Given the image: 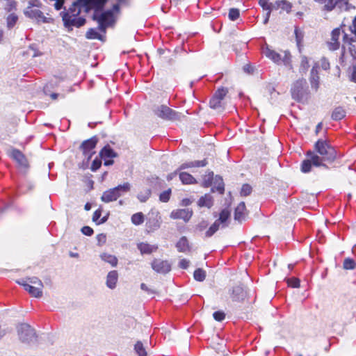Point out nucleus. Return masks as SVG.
Returning a JSON list of instances; mask_svg holds the SVG:
<instances>
[{"label":"nucleus","instance_id":"obj_1","mask_svg":"<svg viewBox=\"0 0 356 356\" xmlns=\"http://www.w3.org/2000/svg\"><path fill=\"white\" fill-rule=\"evenodd\" d=\"M107 0H77L66 11L60 13L65 27L72 29L79 28L86 23V19L80 16L81 9L86 12L94 10L92 19L97 22L98 29L105 33L106 29L113 22V11H118L119 6L113 5V10L102 12Z\"/></svg>","mask_w":356,"mask_h":356},{"label":"nucleus","instance_id":"obj_2","mask_svg":"<svg viewBox=\"0 0 356 356\" xmlns=\"http://www.w3.org/2000/svg\"><path fill=\"white\" fill-rule=\"evenodd\" d=\"M291 93L292 98L297 102L307 101L310 96V92L306 79H301L295 81L291 86Z\"/></svg>","mask_w":356,"mask_h":356},{"label":"nucleus","instance_id":"obj_3","mask_svg":"<svg viewBox=\"0 0 356 356\" xmlns=\"http://www.w3.org/2000/svg\"><path fill=\"white\" fill-rule=\"evenodd\" d=\"M315 149L321 155V163L323 161H333L337 156L335 149L330 145L327 141L318 140L315 143Z\"/></svg>","mask_w":356,"mask_h":356},{"label":"nucleus","instance_id":"obj_4","mask_svg":"<svg viewBox=\"0 0 356 356\" xmlns=\"http://www.w3.org/2000/svg\"><path fill=\"white\" fill-rule=\"evenodd\" d=\"M154 113L159 118L170 121L181 120L183 115L165 105H159L153 110Z\"/></svg>","mask_w":356,"mask_h":356},{"label":"nucleus","instance_id":"obj_5","mask_svg":"<svg viewBox=\"0 0 356 356\" xmlns=\"http://www.w3.org/2000/svg\"><path fill=\"white\" fill-rule=\"evenodd\" d=\"M263 54L277 65L283 64L285 66L291 65V54L289 51H284V56L270 49L268 47L263 49Z\"/></svg>","mask_w":356,"mask_h":356},{"label":"nucleus","instance_id":"obj_6","mask_svg":"<svg viewBox=\"0 0 356 356\" xmlns=\"http://www.w3.org/2000/svg\"><path fill=\"white\" fill-rule=\"evenodd\" d=\"M17 333L19 339L24 343H31L36 340L35 330L27 323H21L17 326Z\"/></svg>","mask_w":356,"mask_h":356},{"label":"nucleus","instance_id":"obj_7","mask_svg":"<svg viewBox=\"0 0 356 356\" xmlns=\"http://www.w3.org/2000/svg\"><path fill=\"white\" fill-rule=\"evenodd\" d=\"M307 155V156H309V159L302 161L301 164V171L302 172L307 173L310 172L312 165L316 167L323 165V164L321 163V159L319 156L312 152H308Z\"/></svg>","mask_w":356,"mask_h":356},{"label":"nucleus","instance_id":"obj_8","mask_svg":"<svg viewBox=\"0 0 356 356\" xmlns=\"http://www.w3.org/2000/svg\"><path fill=\"white\" fill-rule=\"evenodd\" d=\"M161 223V217L159 212L155 210H152L149 212L147 217L146 227L148 232H154L157 230Z\"/></svg>","mask_w":356,"mask_h":356},{"label":"nucleus","instance_id":"obj_9","mask_svg":"<svg viewBox=\"0 0 356 356\" xmlns=\"http://www.w3.org/2000/svg\"><path fill=\"white\" fill-rule=\"evenodd\" d=\"M24 14L26 17L32 19H35L39 23H51L54 21L51 17H45L41 10L35 8H31V6H28L26 8L24 11Z\"/></svg>","mask_w":356,"mask_h":356},{"label":"nucleus","instance_id":"obj_10","mask_svg":"<svg viewBox=\"0 0 356 356\" xmlns=\"http://www.w3.org/2000/svg\"><path fill=\"white\" fill-rule=\"evenodd\" d=\"M151 266L155 272L160 274H167L171 270V264L168 260L154 259Z\"/></svg>","mask_w":356,"mask_h":356},{"label":"nucleus","instance_id":"obj_11","mask_svg":"<svg viewBox=\"0 0 356 356\" xmlns=\"http://www.w3.org/2000/svg\"><path fill=\"white\" fill-rule=\"evenodd\" d=\"M97 142L98 138L97 136H93L88 140H84L81 143L80 149L82 150L85 156H88V159H90L92 154L95 153L92 150L96 147Z\"/></svg>","mask_w":356,"mask_h":356},{"label":"nucleus","instance_id":"obj_12","mask_svg":"<svg viewBox=\"0 0 356 356\" xmlns=\"http://www.w3.org/2000/svg\"><path fill=\"white\" fill-rule=\"evenodd\" d=\"M248 296L247 290L242 285H237L230 291V298L234 302H243Z\"/></svg>","mask_w":356,"mask_h":356},{"label":"nucleus","instance_id":"obj_13","mask_svg":"<svg viewBox=\"0 0 356 356\" xmlns=\"http://www.w3.org/2000/svg\"><path fill=\"white\" fill-rule=\"evenodd\" d=\"M17 284L22 285L24 289L33 297L40 298L42 296V289L27 283L24 280L17 281Z\"/></svg>","mask_w":356,"mask_h":356},{"label":"nucleus","instance_id":"obj_14","mask_svg":"<svg viewBox=\"0 0 356 356\" xmlns=\"http://www.w3.org/2000/svg\"><path fill=\"white\" fill-rule=\"evenodd\" d=\"M318 64L315 63L312 67L309 76V82L311 88L315 92H317L320 86V76L318 75Z\"/></svg>","mask_w":356,"mask_h":356},{"label":"nucleus","instance_id":"obj_15","mask_svg":"<svg viewBox=\"0 0 356 356\" xmlns=\"http://www.w3.org/2000/svg\"><path fill=\"white\" fill-rule=\"evenodd\" d=\"M193 215V211L188 209H181L173 210L170 213V218L172 219H182L188 222Z\"/></svg>","mask_w":356,"mask_h":356},{"label":"nucleus","instance_id":"obj_16","mask_svg":"<svg viewBox=\"0 0 356 356\" xmlns=\"http://www.w3.org/2000/svg\"><path fill=\"white\" fill-rule=\"evenodd\" d=\"M341 35V29L336 28L332 31L331 41L327 42L328 47L330 50H337L339 49L340 43L339 41Z\"/></svg>","mask_w":356,"mask_h":356},{"label":"nucleus","instance_id":"obj_17","mask_svg":"<svg viewBox=\"0 0 356 356\" xmlns=\"http://www.w3.org/2000/svg\"><path fill=\"white\" fill-rule=\"evenodd\" d=\"M10 156L18 163L19 166L22 168L27 167V160L23 153L19 149H13L10 153Z\"/></svg>","mask_w":356,"mask_h":356},{"label":"nucleus","instance_id":"obj_18","mask_svg":"<svg viewBox=\"0 0 356 356\" xmlns=\"http://www.w3.org/2000/svg\"><path fill=\"white\" fill-rule=\"evenodd\" d=\"M247 211L245 202H241L238 204V206L235 209L234 220H238V222H241L245 219Z\"/></svg>","mask_w":356,"mask_h":356},{"label":"nucleus","instance_id":"obj_19","mask_svg":"<svg viewBox=\"0 0 356 356\" xmlns=\"http://www.w3.org/2000/svg\"><path fill=\"white\" fill-rule=\"evenodd\" d=\"M137 248L140 250L142 254H149L158 250L157 245H151L147 243H139L137 244Z\"/></svg>","mask_w":356,"mask_h":356},{"label":"nucleus","instance_id":"obj_20","mask_svg":"<svg viewBox=\"0 0 356 356\" xmlns=\"http://www.w3.org/2000/svg\"><path fill=\"white\" fill-rule=\"evenodd\" d=\"M118 280V273L117 270L110 271L106 276V286L111 289H113L116 287V284Z\"/></svg>","mask_w":356,"mask_h":356},{"label":"nucleus","instance_id":"obj_21","mask_svg":"<svg viewBox=\"0 0 356 356\" xmlns=\"http://www.w3.org/2000/svg\"><path fill=\"white\" fill-rule=\"evenodd\" d=\"M118 197H120L119 193H118L115 188H113L104 191L101 199L104 202H111L115 201Z\"/></svg>","mask_w":356,"mask_h":356},{"label":"nucleus","instance_id":"obj_22","mask_svg":"<svg viewBox=\"0 0 356 356\" xmlns=\"http://www.w3.org/2000/svg\"><path fill=\"white\" fill-rule=\"evenodd\" d=\"M175 246L179 252H188L191 250L189 241L186 236L181 237Z\"/></svg>","mask_w":356,"mask_h":356},{"label":"nucleus","instance_id":"obj_23","mask_svg":"<svg viewBox=\"0 0 356 356\" xmlns=\"http://www.w3.org/2000/svg\"><path fill=\"white\" fill-rule=\"evenodd\" d=\"M101 159L106 160L107 159H113L118 156V154L107 145L104 146L99 152Z\"/></svg>","mask_w":356,"mask_h":356},{"label":"nucleus","instance_id":"obj_24","mask_svg":"<svg viewBox=\"0 0 356 356\" xmlns=\"http://www.w3.org/2000/svg\"><path fill=\"white\" fill-rule=\"evenodd\" d=\"M98 31H101L98 27L97 29H90L86 33V37L89 40H104V36L100 34Z\"/></svg>","mask_w":356,"mask_h":356},{"label":"nucleus","instance_id":"obj_25","mask_svg":"<svg viewBox=\"0 0 356 356\" xmlns=\"http://www.w3.org/2000/svg\"><path fill=\"white\" fill-rule=\"evenodd\" d=\"M213 197L209 194H206L205 195L201 197L197 202V204L200 207H206L207 208H211L213 206Z\"/></svg>","mask_w":356,"mask_h":356},{"label":"nucleus","instance_id":"obj_26","mask_svg":"<svg viewBox=\"0 0 356 356\" xmlns=\"http://www.w3.org/2000/svg\"><path fill=\"white\" fill-rule=\"evenodd\" d=\"M346 111L341 106L335 108L332 113V119L338 121L342 120L346 116Z\"/></svg>","mask_w":356,"mask_h":356},{"label":"nucleus","instance_id":"obj_27","mask_svg":"<svg viewBox=\"0 0 356 356\" xmlns=\"http://www.w3.org/2000/svg\"><path fill=\"white\" fill-rule=\"evenodd\" d=\"M100 258L105 262L110 264L113 267L116 266L118 264V258L113 254L104 252L100 254Z\"/></svg>","mask_w":356,"mask_h":356},{"label":"nucleus","instance_id":"obj_28","mask_svg":"<svg viewBox=\"0 0 356 356\" xmlns=\"http://www.w3.org/2000/svg\"><path fill=\"white\" fill-rule=\"evenodd\" d=\"M179 179L183 184H192L197 183L195 179L191 175L185 172L179 173Z\"/></svg>","mask_w":356,"mask_h":356},{"label":"nucleus","instance_id":"obj_29","mask_svg":"<svg viewBox=\"0 0 356 356\" xmlns=\"http://www.w3.org/2000/svg\"><path fill=\"white\" fill-rule=\"evenodd\" d=\"M343 39V42L345 43L348 42L350 44L349 51H350V53L353 58V59L356 58L355 46L352 44V42L355 41V39L353 38H349L348 35L345 33H344Z\"/></svg>","mask_w":356,"mask_h":356},{"label":"nucleus","instance_id":"obj_30","mask_svg":"<svg viewBox=\"0 0 356 356\" xmlns=\"http://www.w3.org/2000/svg\"><path fill=\"white\" fill-rule=\"evenodd\" d=\"M229 211L227 209H225L221 211L219 215V218L216 220H219V223L222 225V227H225L227 225L226 222L229 219Z\"/></svg>","mask_w":356,"mask_h":356},{"label":"nucleus","instance_id":"obj_31","mask_svg":"<svg viewBox=\"0 0 356 356\" xmlns=\"http://www.w3.org/2000/svg\"><path fill=\"white\" fill-rule=\"evenodd\" d=\"M215 184L216 186L212 188V191L214 192L216 189V191H218L220 194H223L225 188L222 179L219 176H216L215 177Z\"/></svg>","mask_w":356,"mask_h":356},{"label":"nucleus","instance_id":"obj_32","mask_svg":"<svg viewBox=\"0 0 356 356\" xmlns=\"http://www.w3.org/2000/svg\"><path fill=\"white\" fill-rule=\"evenodd\" d=\"M294 33L297 45L300 48L302 46L303 41L304 32L298 26H296L294 29Z\"/></svg>","mask_w":356,"mask_h":356},{"label":"nucleus","instance_id":"obj_33","mask_svg":"<svg viewBox=\"0 0 356 356\" xmlns=\"http://www.w3.org/2000/svg\"><path fill=\"white\" fill-rule=\"evenodd\" d=\"M115 189L116 190V192L119 193V196L120 197L123 194L128 193L130 191L131 185L129 183L126 182L122 185H119L115 187Z\"/></svg>","mask_w":356,"mask_h":356},{"label":"nucleus","instance_id":"obj_34","mask_svg":"<svg viewBox=\"0 0 356 356\" xmlns=\"http://www.w3.org/2000/svg\"><path fill=\"white\" fill-rule=\"evenodd\" d=\"M316 2L323 4V10L327 12L332 11L334 8L333 0H314Z\"/></svg>","mask_w":356,"mask_h":356},{"label":"nucleus","instance_id":"obj_35","mask_svg":"<svg viewBox=\"0 0 356 356\" xmlns=\"http://www.w3.org/2000/svg\"><path fill=\"white\" fill-rule=\"evenodd\" d=\"M220 224L219 223V220H216L209 228V229L206 232L205 236L206 237L212 236L220 228Z\"/></svg>","mask_w":356,"mask_h":356},{"label":"nucleus","instance_id":"obj_36","mask_svg":"<svg viewBox=\"0 0 356 356\" xmlns=\"http://www.w3.org/2000/svg\"><path fill=\"white\" fill-rule=\"evenodd\" d=\"M18 20L17 15L12 13L10 14L6 18V26L8 29H11L14 27Z\"/></svg>","mask_w":356,"mask_h":356},{"label":"nucleus","instance_id":"obj_37","mask_svg":"<svg viewBox=\"0 0 356 356\" xmlns=\"http://www.w3.org/2000/svg\"><path fill=\"white\" fill-rule=\"evenodd\" d=\"M134 350L138 356H147L146 350L141 341H137L134 346Z\"/></svg>","mask_w":356,"mask_h":356},{"label":"nucleus","instance_id":"obj_38","mask_svg":"<svg viewBox=\"0 0 356 356\" xmlns=\"http://www.w3.org/2000/svg\"><path fill=\"white\" fill-rule=\"evenodd\" d=\"M131 222L136 225H140L144 222V215L142 212L134 213L131 216Z\"/></svg>","mask_w":356,"mask_h":356},{"label":"nucleus","instance_id":"obj_39","mask_svg":"<svg viewBox=\"0 0 356 356\" xmlns=\"http://www.w3.org/2000/svg\"><path fill=\"white\" fill-rule=\"evenodd\" d=\"M333 4L334 5V8L337 7L341 10H348V0H337L336 1L333 0Z\"/></svg>","mask_w":356,"mask_h":356},{"label":"nucleus","instance_id":"obj_40","mask_svg":"<svg viewBox=\"0 0 356 356\" xmlns=\"http://www.w3.org/2000/svg\"><path fill=\"white\" fill-rule=\"evenodd\" d=\"M194 279L198 282H202L205 280L206 272L202 268H197L193 273Z\"/></svg>","mask_w":356,"mask_h":356},{"label":"nucleus","instance_id":"obj_41","mask_svg":"<svg viewBox=\"0 0 356 356\" xmlns=\"http://www.w3.org/2000/svg\"><path fill=\"white\" fill-rule=\"evenodd\" d=\"M309 67V60L308 58L305 56H301V62L300 66V72L301 73H306Z\"/></svg>","mask_w":356,"mask_h":356},{"label":"nucleus","instance_id":"obj_42","mask_svg":"<svg viewBox=\"0 0 356 356\" xmlns=\"http://www.w3.org/2000/svg\"><path fill=\"white\" fill-rule=\"evenodd\" d=\"M227 92L228 89L227 88L221 87L216 91L213 96L218 99L220 101H222L227 95Z\"/></svg>","mask_w":356,"mask_h":356},{"label":"nucleus","instance_id":"obj_43","mask_svg":"<svg viewBox=\"0 0 356 356\" xmlns=\"http://www.w3.org/2000/svg\"><path fill=\"white\" fill-rule=\"evenodd\" d=\"M152 191L150 189H145L144 191L140 192L137 197L141 202H145L151 196Z\"/></svg>","mask_w":356,"mask_h":356},{"label":"nucleus","instance_id":"obj_44","mask_svg":"<svg viewBox=\"0 0 356 356\" xmlns=\"http://www.w3.org/2000/svg\"><path fill=\"white\" fill-rule=\"evenodd\" d=\"M343 266L344 269L353 270L355 268L356 263L353 259L346 258L343 261Z\"/></svg>","mask_w":356,"mask_h":356},{"label":"nucleus","instance_id":"obj_45","mask_svg":"<svg viewBox=\"0 0 356 356\" xmlns=\"http://www.w3.org/2000/svg\"><path fill=\"white\" fill-rule=\"evenodd\" d=\"M213 172H209L207 175H204L203 178L202 186L204 187H209L211 185Z\"/></svg>","mask_w":356,"mask_h":356},{"label":"nucleus","instance_id":"obj_46","mask_svg":"<svg viewBox=\"0 0 356 356\" xmlns=\"http://www.w3.org/2000/svg\"><path fill=\"white\" fill-rule=\"evenodd\" d=\"M240 15V11L238 8H231L229 11L228 17L232 21L236 20Z\"/></svg>","mask_w":356,"mask_h":356},{"label":"nucleus","instance_id":"obj_47","mask_svg":"<svg viewBox=\"0 0 356 356\" xmlns=\"http://www.w3.org/2000/svg\"><path fill=\"white\" fill-rule=\"evenodd\" d=\"M26 281L31 285L43 288L42 281L36 277H29Z\"/></svg>","mask_w":356,"mask_h":356},{"label":"nucleus","instance_id":"obj_48","mask_svg":"<svg viewBox=\"0 0 356 356\" xmlns=\"http://www.w3.org/2000/svg\"><path fill=\"white\" fill-rule=\"evenodd\" d=\"M209 106L211 108L217 109L222 106L221 101L213 95L209 101Z\"/></svg>","mask_w":356,"mask_h":356},{"label":"nucleus","instance_id":"obj_49","mask_svg":"<svg viewBox=\"0 0 356 356\" xmlns=\"http://www.w3.org/2000/svg\"><path fill=\"white\" fill-rule=\"evenodd\" d=\"M171 195V189L163 191L159 195V200L162 202H168Z\"/></svg>","mask_w":356,"mask_h":356},{"label":"nucleus","instance_id":"obj_50","mask_svg":"<svg viewBox=\"0 0 356 356\" xmlns=\"http://www.w3.org/2000/svg\"><path fill=\"white\" fill-rule=\"evenodd\" d=\"M252 188L250 185L245 184L242 186L241 195L242 196H248L252 193Z\"/></svg>","mask_w":356,"mask_h":356},{"label":"nucleus","instance_id":"obj_51","mask_svg":"<svg viewBox=\"0 0 356 356\" xmlns=\"http://www.w3.org/2000/svg\"><path fill=\"white\" fill-rule=\"evenodd\" d=\"M17 2L15 0H7L5 10L7 12H10L16 8Z\"/></svg>","mask_w":356,"mask_h":356},{"label":"nucleus","instance_id":"obj_52","mask_svg":"<svg viewBox=\"0 0 356 356\" xmlns=\"http://www.w3.org/2000/svg\"><path fill=\"white\" fill-rule=\"evenodd\" d=\"M213 316L216 321L220 322L225 319V314L223 312L217 311L213 314Z\"/></svg>","mask_w":356,"mask_h":356},{"label":"nucleus","instance_id":"obj_53","mask_svg":"<svg viewBox=\"0 0 356 356\" xmlns=\"http://www.w3.org/2000/svg\"><path fill=\"white\" fill-rule=\"evenodd\" d=\"M287 283L289 286L294 288H298L300 286V280L296 277H291L288 279Z\"/></svg>","mask_w":356,"mask_h":356},{"label":"nucleus","instance_id":"obj_54","mask_svg":"<svg viewBox=\"0 0 356 356\" xmlns=\"http://www.w3.org/2000/svg\"><path fill=\"white\" fill-rule=\"evenodd\" d=\"M29 49L33 52V57H38V56H41L43 55V53L40 51L38 49L36 45L34 44H32L29 46Z\"/></svg>","mask_w":356,"mask_h":356},{"label":"nucleus","instance_id":"obj_55","mask_svg":"<svg viewBox=\"0 0 356 356\" xmlns=\"http://www.w3.org/2000/svg\"><path fill=\"white\" fill-rule=\"evenodd\" d=\"M268 0H259V4L262 7V8L268 12L270 13V7L271 3L268 2Z\"/></svg>","mask_w":356,"mask_h":356},{"label":"nucleus","instance_id":"obj_56","mask_svg":"<svg viewBox=\"0 0 356 356\" xmlns=\"http://www.w3.org/2000/svg\"><path fill=\"white\" fill-rule=\"evenodd\" d=\"M101 165H102L101 160L96 159L92 161L90 169L92 171L95 172V171L97 170L101 167Z\"/></svg>","mask_w":356,"mask_h":356},{"label":"nucleus","instance_id":"obj_57","mask_svg":"<svg viewBox=\"0 0 356 356\" xmlns=\"http://www.w3.org/2000/svg\"><path fill=\"white\" fill-rule=\"evenodd\" d=\"M286 4V3L283 1H276L275 3H271L270 7V12L274 10H278L280 9V4Z\"/></svg>","mask_w":356,"mask_h":356},{"label":"nucleus","instance_id":"obj_58","mask_svg":"<svg viewBox=\"0 0 356 356\" xmlns=\"http://www.w3.org/2000/svg\"><path fill=\"white\" fill-rule=\"evenodd\" d=\"M207 159L193 161V168L204 167L207 165Z\"/></svg>","mask_w":356,"mask_h":356},{"label":"nucleus","instance_id":"obj_59","mask_svg":"<svg viewBox=\"0 0 356 356\" xmlns=\"http://www.w3.org/2000/svg\"><path fill=\"white\" fill-rule=\"evenodd\" d=\"M81 232L86 236H91L93 234V229L89 226H84L81 229Z\"/></svg>","mask_w":356,"mask_h":356},{"label":"nucleus","instance_id":"obj_60","mask_svg":"<svg viewBox=\"0 0 356 356\" xmlns=\"http://www.w3.org/2000/svg\"><path fill=\"white\" fill-rule=\"evenodd\" d=\"M283 1H284L286 3V4H280V9H282V10H285L286 11L287 13L290 12L291 10V4L290 2L286 1V0H282Z\"/></svg>","mask_w":356,"mask_h":356},{"label":"nucleus","instance_id":"obj_61","mask_svg":"<svg viewBox=\"0 0 356 356\" xmlns=\"http://www.w3.org/2000/svg\"><path fill=\"white\" fill-rule=\"evenodd\" d=\"M179 266L182 269H186L189 266V261L186 259H181L179 262Z\"/></svg>","mask_w":356,"mask_h":356},{"label":"nucleus","instance_id":"obj_62","mask_svg":"<svg viewBox=\"0 0 356 356\" xmlns=\"http://www.w3.org/2000/svg\"><path fill=\"white\" fill-rule=\"evenodd\" d=\"M352 81L356 82V58L353 59L352 67Z\"/></svg>","mask_w":356,"mask_h":356},{"label":"nucleus","instance_id":"obj_63","mask_svg":"<svg viewBox=\"0 0 356 356\" xmlns=\"http://www.w3.org/2000/svg\"><path fill=\"white\" fill-rule=\"evenodd\" d=\"M321 67L323 70H327L328 69H330V63L328 62V60L326 58H323L321 60Z\"/></svg>","mask_w":356,"mask_h":356},{"label":"nucleus","instance_id":"obj_64","mask_svg":"<svg viewBox=\"0 0 356 356\" xmlns=\"http://www.w3.org/2000/svg\"><path fill=\"white\" fill-rule=\"evenodd\" d=\"M101 215H102V210L101 209H97L96 210L94 213H93V216H92V220L95 222L97 223V220H99V218L101 217Z\"/></svg>","mask_w":356,"mask_h":356}]
</instances>
